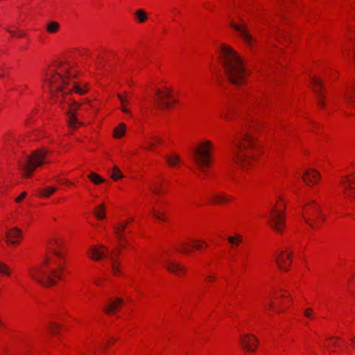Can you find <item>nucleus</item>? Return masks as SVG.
<instances>
[{
    "label": "nucleus",
    "mask_w": 355,
    "mask_h": 355,
    "mask_svg": "<svg viewBox=\"0 0 355 355\" xmlns=\"http://www.w3.org/2000/svg\"><path fill=\"white\" fill-rule=\"evenodd\" d=\"M107 249L103 245H99V248H96L95 246H93L90 249V258L98 261L103 257H107Z\"/></svg>",
    "instance_id": "12"
},
{
    "label": "nucleus",
    "mask_w": 355,
    "mask_h": 355,
    "mask_svg": "<svg viewBox=\"0 0 355 355\" xmlns=\"http://www.w3.org/2000/svg\"><path fill=\"white\" fill-rule=\"evenodd\" d=\"M25 35H26V34H25L24 32H22V31H19V32L17 33V36H18V37H24V36H25Z\"/></svg>",
    "instance_id": "45"
},
{
    "label": "nucleus",
    "mask_w": 355,
    "mask_h": 355,
    "mask_svg": "<svg viewBox=\"0 0 355 355\" xmlns=\"http://www.w3.org/2000/svg\"><path fill=\"white\" fill-rule=\"evenodd\" d=\"M88 178L95 184H99L105 182L103 178L94 172H91L88 175Z\"/></svg>",
    "instance_id": "24"
},
{
    "label": "nucleus",
    "mask_w": 355,
    "mask_h": 355,
    "mask_svg": "<svg viewBox=\"0 0 355 355\" xmlns=\"http://www.w3.org/2000/svg\"><path fill=\"white\" fill-rule=\"evenodd\" d=\"M153 193L158 194L162 192V185L158 183H154L152 188H150Z\"/></svg>",
    "instance_id": "36"
},
{
    "label": "nucleus",
    "mask_w": 355,
    "mask_h": 355,
    "mask_svg": "<svg viewBox=\"0 0 355 355\" xmlns=\"http://www.w3.org/2000/svg\"><path fill=\"white\" fill-rule=\"evenodd\" d=\"M145 143L146 144V146L144 148V149L154 150L156 147V143L162 144L163 141L161 138L155 135H150L145 139Z\"/></svg>",
    "instance_id": "16"
},
{
    "label": "nucleus",
    "mask_w": 355,
    "mask_h": 355,
    "mask_svg": "<svg viewBox=\"0 0 355 355\" xmlns=\"http://www.w3.org/2000/svg\"><path fill=\"white\" fill-rule=\"evenodd\" d=\"M257 150L254 137L249 133L243 134L239 140L235 143L232 150L233 159L243 168L252 164L255 155L252 153Z\"/></svg>",
    "instance_id": "4"
},
{
    "label": "nucleus",
    "mask_w": 355,
    "mask_h": 355,
    "mask_svg": "<svg viewBox=\"0 0 355 355\" xmlns=\"http://www.w3.org/2000/svg\"><path fill=\"white\" fill-rule=\"evenodd\" d=\"M155 104L157 108H170L171 103L168 101L171 100V102L175 103V100L172 98V91L166 87L164 89H157L155 94Z\"/></svg>",
    "instance_id": "8"
},
{
    "label": "nucleus",
    "mask_w": 355,
    "mask_h": 355,
    "mask_svg": "<svg viewBox=\"0 0 355 355\" xmlns=\"http://www.w3.org/2000/svg\"><path fill=\"white\" fill-rule=\"evenodd\" d=\"M269 306H270V307L272 308L274 306V303L273 302H270L269 303Z\"/></svg>",
    "instance_id": "48"
},
{
    "label": "nucleus",
    "mask_w": 355,
    "mask_h": 355,
    "mask_svg": "<svg viewBox=\"0 0 355 355\" xmlns=\"http://www.w3.org/2000/svg\"><path fill=\"white\" fill-rule=\"evenodd\" d=\"M57 188L55 187H49L41 189L39 191V196L44 198H49L51 195H52L55 191Z\"/></svg>",
    "instance_id": "23"
},
{
    "label": "nucleus",
    "mask_w": 355,
    "mask_h": 355,
    "mask_svg": "<svg viewBox=\"0 0 355 355\" xmlns=\"http://www.w3.org/2000/svg\"><path fill=\"white\" fill-rule=\"evenodd\" d=\"M65 74L62 75L58 72H51L45 75V81L48 83L50 93L55 100L59 103L60 106L64 109L62 106L64 103H67L69 107V110L66 112L67 116V123L70 128L76 129L83 123L76 118V110L80 107V104L74 101L67 99V95L71 92H75L80 95H83L88 92V87L86 83L80 85L74 81L70 82V78L74 75L68 71L64 69Z\"/></svg>",
    "instance_id": "1"
},
{
    "label": "nucleus",
    "mask_w": 355,
    "mask_h": 355,
    "mask_svg": "<svg viewBox=\"0 0 355 355\" xmlns=\"http://www.w3.org/2000/svg\"><path fill=\"white\" fill-rule=\"evenodd\" d=\"M127 223L120 224L118 227H114V233L119 240L123 239V232L126 228Z\"/></svg>",
    "instance_id": "25"
},
{
    "label": "nucleus",
    "mask_w": 355,
    "mask_h": 355,
    "mask_svg": "<svg viewBox=\"0 0 355 355\" xmlns=\"http://www.w3.org/2000/svg\"><path fill=\"white\" fill-rule=\"evenodd\" d=\"M179 246L180 247V252L183 254H188L191 251V245L186 242H181L179 244Z\"/></svg>",
    "instance_id": "31"
},
{
    "label": "nucleus",
    "mask_w": 355,
    "mask_h": 355,
    "mask_svg": "<svg viewBox=\"0 0 355 355\" xmlns=\"http://www.w3.org/2000/svg\"><path fill=\"white\" fill-rule=\"evenodd\" d=\"M164 263L167 270L175 275H179L180 272H185L184 268L181 267L178 263L169 260H164Z\"/></svg>",
    "instance_id": "15"
},
{
    "label": "nucleus",
    "mask_w": 355,
    "mask_h": 355,
    "mask_svg": "<svg viewBox=\"0 0 355 355\" xmlns=\"http://www.w3.org/2000/svg\"><path fill=\"white\" fill-rule=\"evenodd\" d=\"M268 223L274 230L281 233L285 227V218L283 211L276 207H273L269 216Z\"/></svg>",
    "instance_id": "7"
},
{
    "label": "nucleus",
    "mask_w": 355,
    "mask_h": 355,
    "mask_svg": "<svg viewBox=\"0 0 355 355\" xmlns=\"http://www.w3.org/2000/svg\"><path fill=\"white\" fill-rule=\"evenodd\" d=\"M123 302V301L121 298H117L113 301H110V303L104 307V311L107 314H110L116 309L119 305L122 304Z\"/></svg>",
    "instance_id": "20"
},
{
    "label": "nucleus",
    "mask_w": 355,
    "mask_h": 355,
    "mask_svg": "<svg viewBox=\"0 0 355 355\" xmlns=\"http://www.w3.org/2000/svg\"><path fill=\"white\" fill-rule=\"evenodd\" d=\"M123 177V175H122V173L121 172V171L119 170V168L114 166L113 167V170H112V173L111 174V178L114 180H117L120 178H121Z\"/></svg>",
    "instance_id": "32"
},
{
    "label": "nucleus",
    "mask_w": 355,
    "mask_h": 355,
    "mask_svg": "<svg viewBox=\"0 0 355 355\" xmlns=\"http://www.w3.org/2000/svg\"><path fill=\"white\" fill-rule=\"evenodd\" d=\"M59 329L60 327L57 324L53 322H51L50 324V331H51L52 334H56Z\"/></svg>",
    "instance_id": "40"
},
{
    "label": "nucleus",
    "mask_w": 355,
    "mask_h": 355,
    "mask_svg": "<svg viewBox=\"0 0 355 355\" xmlns=\"http://www.w3.org/2000/svg\"><path fill=\"white\" fill-rule=\"evenodd\" d=\"M10 270L4 263L0 261V275H10Z\"/></svg>",
    "instance_id": "34"
},
{
    "label": "nucleus",
    "mask_w": 355,
    "mask_h": 355,
    "mask_svg": "<svg viewBox=\"0 0 355 355\" xmlns=\"http://www.w3.org/2000/svg\"><path fill=\"white\" fill-rule=\"evenodd\" d=\"M341 183L345 186V182H341Z\"/></svg>",
    "instance_id": "50"
},
{
    "label": "nucleus",
    "mask_w": 355,
    "mask_h": 355,
    "mask_svg": "<svg viewBox=\"0 0 355 355\" xmlns=\"http://www.w3.org/2000/svg\"><path fill=\"white\" fill-rule=\"evenodd\" d=\"M228 241L232 245H239L242 242V237L241 235L236 234L235 236L228 237Z\"/></svg>",
    "instance_id": "33"
},
{
    "label": "nucleus",
    "mask_w": 355,
    "mask_h": 355,
    "mask_svg": "<svg viewBox=\"0 0 355 355\" xmlns=\"http://www.w3.org/2000/svg\"><path fill=\"white\" fill-rule=\"evenodd\" d=\"M349 184H353L354 182L351 180H348Z\"/></svg>",
    "instance_id": "49"
},
{
    "label": "nucleus",
    "mask_w": 355,
    "mask_h": 355,
    "mask_svg": "<svg viewBox=\"0 0 355 355\" xmlns=\"http://www.w3.org/2000/svg\"><path fill=\"white\" fill-rule=\"evenodd\" d=\"M117 97H118V98L121 101V110H122V112H124V113H127V114L130 113V110H128L126 107V104L129 103L128 97V96H122L120 94H117Z\"/></svg>",
    "instance_id": "21"
},
{
    "label": "nucleus",
    "mask_w": 355,
    "mask_h": 355,
    "mask_svg": "<svg viewBox=\"0 0 355 355\" xmlns=\"http://www.w3.org/2000/svg\"><path fill=\"white\" fill-rule=\"evenodd\" d=\"M105 205H101L99 207H96L94 210V215L98 219H103L105 216Z\"/></svg>",
    "instance_id": "27"
},
{
    "label": "nucleus",
    "mask_w": 355,
    "mask_h": 355,
    "mask_svg": "<svg viewBox=\"0 0 355 355\" xmlns=\"http://www.w3.org/2000/svg\"><path fill=\"white\" fill-rule=\"evenodd\" d=\"M21 236V231L17 227H13L6 233V241L8 244L18 245L20 242V239Z\"/></svg>",
    "instance_id": "11"
},
{
    "label": "nucleus",
    "mask_w": 355,
    "mask_h": 355,
    "mask_svg": "<svg viewBox=\"0 0 355 355\" xmlns=\"http://www.w3.org/2000/svg\"><path fill=\"white\" fill-rule=\"evenodd\" d=\"M313 310L311 308H306L304 311V315L308 318H313Z\"/></svg>",
    "instance_id": "39"
},
{
    "label": "nucleus",
    "mask_w": 355,
    "mask_h": 355,
    "mask_svg": "<svg viewBox=\"0 0 355 355\" xmlns=\"http://www.w3.org/2000/svg\"><path fill=\"white\" fill-rule=\"evenodd\" d=\"M241 346L245 350L254 352L258 345V339L250 334H245L240 338Z\"/></svg>",
    "instance_id": "10"
},
{
    "label": "nucleus",
    "mask_w": 355,
    "mask_h": 355,
    "mask_svg": "<svg viewBox=\"0 0 355 355\" xmlns=\"http://www.w3.org/2000/svg\"><path fill=\"white\" fill-rule=\"evenodd\" d=\"M47 153L46 150L41 148L25 157L24 160L19 159L18 164L21 170L23 171V176L29 178L37 167L45 162L44 158Z\"/></svg>",
    "instance_id": "5"
},
{
    "label": "nucleus",
    "mask_w": 355,
    "mask_h": 355,
    "mask_svg": "<svg viewBox=\"0 0 355 355\" xmlns=\"http://www.w3.org/2000/svg\"><path fill=\"white\" fill-rule=\"evenodd\" d=\"M305 221H306V223H307L310 227H311L312 228H314V227H314V225H313V223H311V222L310 221V220H309V219H306V218H305Z\"/></svg>",
    "instance_id": "44"
},
{
    "label": "nucleus",
    "mask_w": 355,
    "mask_h": 355,
    "mask_svg": "<svg viewBox=\"0 0 355 355\" xmlns=\"http://www.w3.org/2000/svg\"><path fill=\"white\" fill-rule=\"evenodd\" d=\"M151 212L153 214V215L156 218H157L158 220H164V218L163 216V214L158 212L157 211L155 210V209L154 207H153L151 209Z\"/></svg>",
    "instance_id": "37"
},
{
    "label": "nucleus",
    "mask_w": 355,
    "mask_h": 355,
    "mask_svg": "<svg viewBox=\"0 0 355 355\" xmlns=\"http://www.w3.org/2000/svg\"><path fill=\"white\" fill-rule=\"evenodd\" d=\"M220 62L229 81L236 85H242L246 82L248 72L241 58L231 47L222 45Z\"/></svg>",
    "instance_id": "3"
},
{
    "label": "nucleus",
    "mask_w": 355,
    "mask_h": 355,
    "mask_svg": "<svg viewBox=\"0 0 355 355\" xmlns=\"http://www.w3.org/2000/svg\"><path fill=\"white\" fill-rule=\"evenodd\" d=\"M213 147L210 141H205L192 151V158L201 171L209 166L211 162L210 150Z\"/></svg>",
    "instance_id": "6"
},
{
    "label": "nucleus",
    "mask_w": 355,
    "mask_h": 355,
    "mask_svg": "<svg viewBox=\"0 0 355 355\" xmlns=\"http://www.w3.org/2000/svg\"><path fill=\"white\" fill-rule=\"evenodd\" d=\"M195 245L193 246V248L195 250H200L202 248V246L200 245V241L198 240H193V241Z\"/></svg>",
    "instance_id": "41"
},
{
    "label": "nucleus",
    "mask_w": 355,
    "mask_h": 355,
    "mask_svg": "<svg viewBox=\"0 0 355 355\" xmlns=\"http://www.w3.org/2000/svg\"><path fill=\"white\" fill-rule=\"evenodd\" d=\"M125 132V125L124 123H120L114 131V136L116 138H120L124 135Z\"/></svg>",
    "instance_id": "26"
},
{
    "label": "nucleus",
    "mask_w": 355,
    "mask_h": 355,
    "mask_svg": "<svg viewBox=\"0 0 355 355\" xmlns=\"http://www.w3.org/2000/svg\"><path fill=\"white\" fill-rule=\"evenodd\" d=\"M311 84L313 85V89L315 90L317 96H318V103L320 106H324V103L322 101L323 97L322 94L320 91V88L322 87V83L320 79L316 78L315 76L311 78Z\"/></svg>",
    "instance_id": "14"
},
{
    "label": "nucleus",
    "mask_w": 355,
    "mask_h": 355,
    "mask_svg": "<svg viewBox=\"0 0 355 355\" xmlns=\"http://www.w3.org/2000/svg\"><path fill=\"white\" fill-rule=\"evenodd\" d=\"M309 211H310V212H313V220L314 221H317L319 218H322V220H324L325 217L324 215L321 214H320V209L315 205H314L313 208L312 207H309L308 209Z\"/></svg>",
    "instance_id": "22"
},
{
    "label": "nucleus",
    "mask_w": 355,
    "mask_h": 355,
    "mask_svg": "<svg viewBox=\"0 0 355 355\" xmlns=\"http://www.w3.org/2000/svg\"><path fill=\"white\" fill-rule=\"evenodd\" d=\"M51 245L50 250L58 260H50L49 258H46L43 266L28 268L31 277L46 286L54 285L56 283L55 279H60L61 272L63 270L61 262L63 253L55 248V246H60V243L55 240Z\"/></svg>",
    "instance_id": "2"
},
{
    "label": "nucleus",
    "mask_w": 355,
    "mask_h": 355,
    "mask_svg": "<svg viewBox=\"0 0 355 355\" xmlns=\"http://www.w3.org/2000/svg\"><path fill=\"white\" fill-rule=\"evenodd\" d=\"M59 28H60L59 24L54 21H50L46 25V30L50 33H56L58 31Z\"/></svg>",
    "instance_id": "29"
},
{
    "label": "nucleus",
    "mask_w": 355,
    "mask_h": 355,
    "mask_svg": "<svg viewBox=\"0 0 355 355\" xmlns=\"http://www.w3.org/2000/svg\"><path fill=\"white\" fill-rule=\"evenodd\" d=\"M345 189L346 190H348V192H346L345 195L351 198L352 200H355V189L353 187H351L350 186H345Z\"/></svg>",
    "instance_id": "35"
},
{
    "label": "nucleus",
    "mask_w": 355,
    "mask_h": 355,
    "mask_svg": "<svg viewBox=\"0 0 355 355\" xmlns=\"http://www.w3.org/2000/svg\"><path fill=\"white\" fill-rule=\"evenodd\" d=\"M320 173L314 169L307 170L303 175V180L307 184L310 183L315 184L320 178Z\"/></svg>",
    "instance_id": "13"
},
{
    "label": "nucleus",
    "mask_w": 355,
    "mask_h": 355,
    "mask_svg": "<svg viewBox=\"0 0 355 355\" xmlns=\"http://www.w3.org/2000/svg\"><path fill=\"white\" fill-rule=\"evenodd\" d=\"M352 93H354L355 94V91H352V92H349L348 93H347L345 95V101L347 102L353 104L355 102V99L354 98H352Z\"/></svg>",
    "instance_id": "38"
},
{
    "label": "nucleus",
    "mask_w": 355,
    "mask_h": 355,
    "mask_svg": "<svg viewBox=\"0 0 355 355\" xmlns=\"http://www.w3.org/2000/svg\"><path fill=\"white\" fill-rule=\"evenodd\" d=\"M0 76H3V74H0Z\"/></svg>",
    "instance_id": "51"
},
{
    "label": "nucleus",
    "mask_w": 355,
    "mask_h": 355,
    "mask_svg": "<svg viewBox=\"0 0 355 355\" xmlns=\"http://www.w3.org/2000/svg\"><path fill=\"white\" fill-rule=\"evenodd\" d=\"M207 279H209L210 280H214V277L211 275L207 276Z\"/></svg>",
    "instance_id": "46"
},
{
    "label": "nucleus",
    "mask_w": 355,
    "mask_h": 355,
    "mask_svg": "<svg viewBox=\"0 0 355 355\" xmlns=\"http://www.w3.org/2000/svg\"><path fill=\"white\" fill-rule=\"evenodd\" d=\"M232 199V197L225 193H214L211 196V200L213 203H223L228 202Z\"/></svg>",
    "instance_id": "19"
},
{
    "label": "nucleus",
    "mask_w": 355,
    "mask_h": 355,
    "mask_svg": "<svg viewBox=\"0 0 355 355\" xmlns=\"http://www.w3.org/2000/svg\"><path fill=\"white\" fill-rule=\"evenodd\" d=\"M291 256V255L290 254L286 256L282 252L281 254L276 258L277 264L280 270L287 271L286 267L291 264V261L287 262V259H290Z\"/></svg>",
    "instance_id": "17"
},
{
    "label": "nucleus",
    "mask_w": 355,
    "mask_h": 355,
    "mask_svg": "<svg viewBox=\"0 0 355 355\" xmlns=\"http://www.w3.org/2000/svg\"><path fill=\"white\" fill-rule=\"evenodd\" d=\"M230 26L239 33L248 45L252 46L256 42V39L249 32L248 25L244 21L241 20L240 24L232 22Z\"/></svg>",
    "instance_id": "9"
},
{
    "label": "nucleus",
    "mask_w": 355,
    "mask_h": 355,
    "mask_svg": "<svg viewBox=\"0 0 355 355\" xmlns=\"http://www.w3.org/2000/svg\"><path fill=\"white\" fill-rule=\"evenodd\" d=\"M165 159L171 166H175L180 162V157L175 154L170 156H166Z\"/></svg>",
    "instance_id": "28"
},
{
    "label": "nucleus",
    "mask_w": 355,
    "mask_h": 355,
    "mask_svg": "<svg viewBox=\"0 0 355 355\" xmlns=\"http://www.w3.org/2000/svg\"><path fill=\"white\" fill-rule=\"evenodd\" d=\"M10 28H11V26L7 27L6 28V31L8 33H9L12 36H15V35L17 36V33L15 31L12 30Z\"/></svg>",
    "instance_id": "43"
},
{
    "label": "nucleus",
    "mask_w": 355,
    "mask_h": 355,
    "mask_svg": "<svg viewBox=\"0 0 355 355\" xmlns=\"http://www.w3.org/2000/svg\"><path fill=\"white\" fill-rule=\"evenodd\" d=\"M119 254H120V250H117L115 255H112L110 257V259L111 261L112 270V272L114 273V275H115L121 273V270L119 268L120 263L116 258V257Z\"/></svg>",
    "instance_id": "18"
},
{
    "label": "nucleus",
    "mask_w": 355,
    "mask_h": 355,
    "mask_svg": "<svg viewBox=\"0 0 355 355\" xmlns=\"http://www.w3.org/2000/svg\"><path fill=\"white\" fill-rule=\"evenodd\" d=\"M353 345L355 347V337H354L352 339Z\"/></svg>",
    "instance_id": "47"
},
{
    "label": "nucleus",
    "mask_w": 355,
    "mask_h": 355,
    "mask_svg": "<svg viewBox=\"0 0 355 355\" xmlns=\"http://www.w3.org/2000/svg\"><path fill=\"white\" fill-rule=\"evenodd\" d=\"M135 15L138 21L141 23L144 22L147 19L146 13L141 9L137 10L135 12Z\"/></svg>",
    "instance_id": "30"
},
{
    "label": "nucleus",
    "mask_w": 355,
    "mask_h": 355,
    "mask_svg": "<svg viewBox=\"0 0 355 355\" xmlns=\"http://www.w3.org/2000/svg\"><path fill=\"white\" fill-rule=\"evenodd\" d=\"M26 195L27 194L26 192H23L19 197L16 198V202H20L26 196Z\"/></svg>",
    "instance_id": "42"
}]
</instances>
